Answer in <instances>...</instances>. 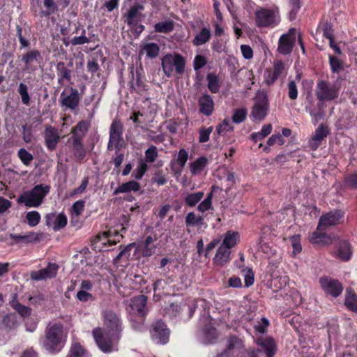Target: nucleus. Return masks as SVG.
<instances>
[{
    "mask_svg": "<svg viewBox=\"0 0 357 357\" xmlns=\"http://www.w3.org/2000/svg\"><path fill=\"white\" fill-rule=\"evenodd\" d=\"M213 127L202 128L199 132V142L204 143L208 141L211 133L213 131Z\"/></svg>",
    "mask_w": 357,
    "mask_h": 357,
    "instance_id": "nucleus-57",
    "label": "nucleus"
},
{
    "mask_svg": "<svg viewBox=\"0 0 357 357\" xmlns=\"http://www.w3.org/2000/svg\"><path fill=\"white\" fill-rule=\"evenodd\" d=\"M255 25L258 28H273L280 22L278 10L261 8L255 13Z\"/></svg>",
    "mask_w": 357,
    "mask_h": 357,
    "instance_id": "nucleus-8",
    "label": "nucleus"
},
{
    "mask_svg": "<svg viewBox=\"0 0 357 357\" xmlns=\"http://www.w3.org/2000/svg\"><path fill=\"white\" fill-rule=\"evenodd\" d=\"M140 184L135 181H130L126 183H123L114 191V195H118L119 193H128L130 192H137L140 190Z\"/></svg>",
    "mask_w": 357,
    "mask_h": 357,
    "instance_id": "nucleus-31",
    "label": "nucleus"
},
{
    "mask_svg": "<svg viewBox=\"0 0 357 357\" xmlns=\"http://www.w3.org/2000/svg\"><path fill=\"white\" fill-rule=\"evenodd\" d=\"M18 93L21 96L22 103L25 105H29L30 103V96L28 93V87L24 83H20Z\"/></svg>",
    "mask_w": 357,
    "mask_h": 357,
    "instance_id": "nucleus-45",
    "label": "nucleus"
},
{
    "mask_svg": "<svg viewBox=\"0 0 357 357\" xmlns=\"http://www.w3.org/2000/svg\"><path fill=\"white\" fill-rule=\"evenodd\" d=\"M130 88L131 93H136L139 95H142L148 90V86L141 79L139 75H137L135 81L130 82Z\"/></svg>",
    "mask_w": 357,
    "mask_h": 357,
    "instance_id": "nucleus-36",
    "label": "nucleus"
},
{
    "mask_svg": "<svg viewBox=\"0 0 357 357\" xmlns=\"http://www.w3.org/2000/svg\"><path fill=\"white\" fill-rule=\"evenodd\" d=\"M339 91L337 84L321 80L317 83L316 96L319 101H331L338 98Z\"/></svg>",
    "mask_w": 357,
    "mask_h": 357,
    "instance_id": "nucleus-10",
    "label": "nucleus"
},
{
    "mask_svg": "<svg viewBox=\"0 0 357 357\" xmlns=\"http://www.w3.org/2000/svg\"><path fill=\"white\" fill-rule=\"evenodd\" d=\"M233 129L229 120L225 119L222 123L218 125L216 132L219 135H225L227 132L232 131Z\"/></svg>",
    "mask_w": 357,
    "mask_h": 357,
    "instance_id": "nucleus-48",
    "label": "nucleus"
},
{
    "mask_svg": "<svg viewBox=\"0 0 357 357\" xmlns=\"http://www.w3.org/2000/svg\"><path fill=\"white\" fill-rule=\"evenodd\" d=\"M43 347L50 354L59 353L64 347L66 335L63 325L60 323H49L45 328L44 337L40 340Z\"/></svg>",
    "mask_w": 357,
    "mask_h": 357,
    "instance_id": "nucleus-3",
    "label": "nucleus"
},
{
    "mask_svg": "<svg viewBox=\"0 0 357 357\" xmlns=\"http://www.w3.org/2000/svg\"><path fill=\"white\" fill-rule=\"evenodd\" d=\"M351 254L350 244L346 241H341L335 254L336 257L341 260L348 261L351 258Z\"/></svg>",
    "mask_w": 357,
    "mask_h": 357,
    "instance_id": "nucleus-32",
    "label": "nucleus"
},
{
    "mask_svg": "<svg viewBox=\"0 0 357 357\" xmlns=\"http://www.w3.org/2000/svg\"><path fill=\"white\" fill-rule=\"evenodd\" d=\"M208 160L206 157H200L190 165V170L192 174H199L206 166Z\"/></svg>",
    "mask_w": 357,
    "mask_h": 357,
    "instance_id": "nucleus-38",
    "label": "nucleus"
},
{
    "mask_svg": "<svg viewBox=\"0 0 357 357\" xmlns=\"http://www.w3.org/2000/svg\"><path fill=\"white\" fill-rule=\"evenodd\" d=\"M66 145L71 149L73 155L79 161H82L86 155V150L83 144V140L69 138Z\"/></svg>",
    "mask_w": 357,
    "mask_h": 357,
    "instance_id": "nucleus-19",
    "label": "nucleus"
},
{
    "mask_svg": "<svg viewBox=\"0 0 357 357\" xmlns=\"http://www.w3.org/2000/svg\"><path fill=\"white\" fill-rule=\"evenodd\" d=\"M199 112L204 115L210 116L214 109V102L211 96L208 94H204L198 100Z\"/></svg>",
    "mask_w": 357,
    "mask_h": 357,
    "instance_id": "nucleus-22",
    "label": "nucleus"
},
{
    "mask_svg": "<svg viewBox=\"0 0 357 357\" xmlns=\"http://www.w3.org/2000/svg\"><path fill=\"white\" fill-rule=\"evenodd\" d=\"M67 225V217L63 213L56 215L55 223L53 226L54 231H56L64 228Z\"/></svg>",
    "mask_w": 357,
    "mask_h": 357,
    "instance_id": "nucleus-51",
    "label": "nucleus"
},
{
    "mask_svg": "<svg viewBox=\"0 0 357 357\" xmlns=\"http://www.w3.org/2000/svg\"><path fill=\"white\" fill-rule=\"evenodd\" d=\"M174 29V23L172 20H166L156 23L154 25V30L158 33H167Z\"/></svg>",
    "mask_w": 357,
    "mask_h": 357,
    "instance_id": "nucleus-41",
    "label": "nucleus"
},
{
    "mask_svg": "<svg viewBox=\"0 0 357 357\" xmlns=\"http://www.w3.org/2000/svg\"><path fill=\"white\" fill-rule=\"evenodd\" d=\"M147 297L144 295L135 296L130 301V306L134 313H137L139 319V324H142L144 320V312Z\"/></svg>",
    "mask_w": 357,
    "mask_h": 357,
    "instance_id": "nucleus-21",
    "label": "nucleus"
},
{
    "mask_svg": "<svg viewBox=\"0 0 357 357\" xmlns=\"http://www.w3.org/2000/svg\"><path fill=\"white\" fill-rule=\"evenodd\" d=\"M124 127L119 119H114L109 128V141L107 151L113 149H126L127 144L123 139Z\"/></svg>",
    "mask_w": 357,
    "mask_h": 357,
    "instance_id": "nucleus-5",
    "label": "nucleus"
},
{
    "mask_svg": "<svg viewBox=\"0 0 357 357\" xmlns=\"http://www.w3.org/2000/svg\"><path fill=\"white\" fill-rule=\"evenodd\" d=\"M328 126L323 123L319 125L314 133L308 141V146L310 149L315 151L321 144L322 141L329 135Z\"/></svg>",
    "mask_w": 357,
    "mask_h": 357,
    "instance_id": "nucleus-16",
    "label": "nucleus"
},
{
    "mask_svg": "<svg viewBox=\"0 0 357 357\" xmlns=\"http://www.w3.org/2000/svg\"><path fill=\"white\" fill-rule=\"evenodd\" d=\"M144 6L139 3H135L128 9L126 15V22L130 28H133L134 26L142 21L144 15L140 11L144 10Z\"/></svg>",
    "mask_w": 357,
    "mask_h": 357,
    "instance_id": "nucleus-17",
    "label": "nucleus"
},
{
    "mask_svg": "<svg viewBox=\"0 0 357 357\" xmlns=\"http://www.w3.org/2000/svg\"><path fill=\"white\" fill-rule=\"evenodd\" d=\"M310 241L312 244L328 245L332 243V238L326 233L315 231L311 234Z\"/></svg>",
    "mask_w": 357,
    "mask_h": 357,
    "instance_id": "nucleus-29",
    "label": "nucleus"
},
{
    "mask_svg": "<svg viewBox=\"0 0 357 357\" xmlns=\"http://www.w3.org/2000/svg\"><path fill=\"white\" fill-rule=\"evenodd\" d=\"M210 303L206 300L199 298L195 301L193 306L189 307L190 317L197 310L200 314L199 321L204 328L203 329V342L204 344L213 343L218 338L216 328L212 326V319L209 315Z\"/></svg>",
    "mask_w": 357,
    "mask_h": 357,
    "instance_id": "nucleus-2",
    "label": "nucleus"
},
{
    "mask_svg": "<svg viewBox=\"0 0 357 357\" xmlns=\"http://www.w3.org/2000/svg\"><path fill=\"white\" fill-rule=\"evenodd\" d=\"M85 29H82V34L80 36H76L72 38L70 43L74 45H84L91 42V40L85 36Z\"/></svg>",
    "mask_w": 357,
    "mask_h": 357,
    "instance_id": "nucleus-55",
    "label": "nucleus"
},
{
    "mask_svg": "<svg viewBox=\"0 0 357 357\" xmlns=\"http://www.w3.org/2000/svg\"><path fill=\"white\" fill-rule=\"evenodd\" d=\"M150 333L153 341L156 344H164L169 340V331L160 320H158L152 324Z\"/></svg>",
    "mask_w": 357,
    "mask_h": 357,
    "instance_id": "nucleus-12",
    "label": "nucleus"
},
{
    "mask_svg": "<svg viewBox=\"0 0 357 357\" xmlns=\"http://www.w3.org/2000/svg\"><path fill=\"white\" fill-rule=\"evenodd\" d=\"M344 303L348 309L354 312H357V295L350 289H347Z\"/></svg>",
    "mask_w": 357,
    "mask_h": 357,
    "instance_id": "nucleus-42",
    "label": "nucleus"
},
{
    "mask_svg": "<svg viewBox=\"0 0 357 357\" xmlns=\"http://www.w3.org/2000/svg\"><path fill=\"white\" fill-rule=\"evenodd\" d=\"M247 109L240 108L234 110L232 116V121L235 123H240L245 121L247 116Z\"/></svg>",
    "mask_w": 357,
    "mask_h": 357,
    "instance_id": "nucleus-50",
    "label": "nucleus"
},
{
    "mask_svg": "<svg viewBox=\"0 0 357 357\" xmlns=\"http://www.w3.org/2000/svg\"><path fill=\"white\" fill-rule=\"evenodd\" d=\"M208 81V88L213 93H216L219 91L220 84L218 76L214 73H208L206 76Z\"/></svg>",
    "mask_w": 357,
    "mask_h": 357,
    "instance_id": "nucleus-43",
    "label": "nucleus"
},
{
    "mask_svg": "<svg viewBox=\"0 0 357 357\" xmlns=\"http://www.w3.org/2000/svg\"><path fill=\"white\" fill-rule=\"evenodd\" d=\"M289 241L293 247V253L296 255L300 253L302 250V246L301 244V236L294 235L289 238Z\"/></svg>",
    "mask_w": 357,
    "mask_h": 357,
    "instance_id": "nucleus-52",
    "label": "nucleus"
},
{
    "mask_svg": "<svg viewBox=\"0 0 357 357\" xmlns=\"http://www.w3.org/2000/svg\"><path fill=\"white\" fill-rule=\"evenodd\" d=\"M188 159V152L184 149H180L178 153L176 162L181 168H183L185 166Z\"/></svg>",
    "mask_w": 357,
    "mask_h": 357,
    "instance_id": "nucleus-61",
    "label": "nucleus"
},
{
    "mask_svg": "<svg viewBox=\"0 0 357 357\" xmlns=\"http://www.w3.org/2000/svg\"><path fill=\"white\" fill-rule=\"evenodd\" d=\"M211 32L208 28L204 27L192 40V44L195 46H200L206 43L211 38Z\"/></svg>",
    "mask_w": 357,
    "mask_h": 357,
    "instance_id": "nucleus-33",
    "label": "nucleus"
},
{
    "mask_svg": "<svg viewBox=\"0 0 357 357\" xmlns=\"http://www.w3.org/2000/svg\"><path fill=\"white\" fill-rule=\"evenodd\" d=\"M45 145L48 151H54L60 142L58 129L52 126H46L44 133Z\"/></svg>",
    "mask_w": 357,
    "mask_h": 357,
    "instance_id": "nucleus-14",
    "label": "nucleus"
},
{
    "mask_svg": "<svg viewBox=\"0 0 357 357\" xmlns=\"http://www.w3.org/2000/svg\"><path fill=\"white\" fill-rule=\"evenodd\" d=\"M89 127L90 123L86 121L78 122V123L71 129L70 133L72 135L70 138L83 140Z\"/></svg>",
    "mask_w": 357,
    "mask_h": 357,
    "instance_id": "nucleus-23",
    "label": "nucleus"
},
{
    "mask_svg": "<svg viewBox=\"0 0 357 357\" xmlns=\"http://www.w3.org/2000/svg\"><path fill=\"white\" fill-rule=\"evenodd\" d=\"M295 40V29L291 28L289 30L288 33L280 36L278 41V52L283 55L289 54L292 52Z\"/></svg>",
    "mask_w": 357,
    "mask_h": 357,
    "instance_id": "nucleus-13",
    "label": "nucleus"
},
{
    "mask_svg": "<svg viewBox=\"0 0 357 357\" xmlns=\"http://www.w3.org/2000/svg\"><path fill=\"white\" fill-rule=\"evenodd\" d=\"M141 51L142 52H145L149 58L153 59L158 56L160 47L158 45L155 43H148L143 45Z\"/></svg>",
    "mask_w": 357,
    "mask_h": 357,
    "instance_id": "nucleus-40",
    "label": "nucleus"
},
{
    "mask_svg": "<svg viewBox=\"0 0 357 357\" xmlns=\"http://www.w3.org/2000/svg\"><path fill=\"white\" fill-rule=\"evenodd\" d=\"M105 329L97 327L92 333L98 347L105 353L112 352L118 344L122 332V321L119 315L105 310L102 314Z\"/></svg>",
    "mask_w": 357,
    "mask_h": 357,
    "instance_id": "nucleus-1",
    "label": "nucleus"
},
{
    "mask_svg": "<svg viewBox=\"0 0 357 357\" xmlns=\"http://www.w3.org/2000/svg\"><path fill=\"white\" fill-rule=\"evenodd\" d=\"M59 266L56 264L50 263L45 268L31 273V278L33 280L40 281L47 278H54L57 273Z\"/></svg>",
    "mask_w": 357,
    "mask_h": 357,
    "instance_id": "nucleus-18",
    "label": "nucleus"
},
{
    "mask_svg": "<svg viewBox=\"0 0 357 357\" xmlns=\"http://www.w3.org/2000/svg\"><path fill=\"white\" fill-rule=\"evenodd\" d=\"M42 59L40 51L37 50H32L22 56V61L25 64V69L28 70L31 69L33 62L39 63Z\"/></svg>",
    "mask_w": 357,
    "mask_h": 357,
    "instance_id": "nucleus-25",
    "label": "nucleus"
},
{
    "mask_svg": "<svg viewBox=\"0 0 357 357\" xmlns=\"http://www.w3.org/2000/svg\"><path fill=\"white\" fill-rule=\"evenodd\" d=\"M158 157V149L155 146H151L145 151V159L148 162H153Z\"/></svg>",
    "mask_w": 357,
    "mask_h": 357,
    "instance_id": "nucleus-56",
    "label": "nucleus"
},
{
    "mask_svg": "<svg viewBox=\"0 0 357 357\" xmlns=\"http://www.w3.org/2000/svg\"><path fill=\"white\" fill-rule=\"evenodd\" d=\"M9 236L10 238L15 240L16 243L24 242L26 243H29L39 241L41 237L43 236V234L35 232H29V234L25 235H17L10 234Z\"/></svg>",
    "mask_w": 357,
    "mask_h": 357,
    "instance_id": "nucleus-26",
    "label": "nucleus"
},
{
    "mask_svg": "<svg viewBox=\"0 0 357 357\" xmlns=\"http://www.w3.org/2000/svg\"><path fill=\"white\" fill-rule=\"evenodd\" d=\"M50 191V186L48 185H36L31 190H28L20 195L17 198V202L24 204L27 207H38L42 204Z\"/></svg>",
    "mask_w": 357,
    "mask_h": 357,
    "instance_id": "nucleus-4",
    "label": "nucleus"
},
{
    "mask_svg": "<svg viewBox=\"0 0 357 357\" xmlns=\"http://www.w3.org/2000/svg\"><path fill=\"white\" fill-rule=\"evenodd\" d=\"M17 155L22 162L26 166L29 165L33 160V155L24 148H22L18 151Z\"/></svg>",
    "mask_w": 357,
    "mask_h": 357,
    "instance_id": "nucleus-46",
    "label": "nucleus"
},
{
    "mask_svg": "<svg viewBox=\"0 0 357 357\" xmlns=\"http://www.w3.org/2000/svg\"><path fill=\"white\" fill-rule=\"evenodd\" d=\"M147 169L148 166L144 162H139L137 168L134 170L132 176L137 180L141 179L147 171Z\"/></svg>",
    "mask_w": 357,
    "mask_h": 357,
    "instance_id": "nucleus-53",
    "label": "nucleus"
},
{
    "mask_svg": "<svg viewBox=\"0 0 357 357\" xmlns=\"http://www.w3.org/2000/svg\"><path fill=\"white\" fill-rule=\"evenodd\" d=\"M2 329L15 330L20 325L15 312H9L3 314Z\"/></svg>",
    "mask_w": 357,
    "mask_h": 357,
    "instance_id": "nucleus-27",
    "label": "nucleus"
},
{
    "mask_svg": "<svg viewBox=\"0 0 357 357\" xmlns=\"http://www.w3.org/2000/svg\"><path fill=\"white\" fill-rule=\"evenodd\" d=\"M288 96L291 100H296L298 97V89L295 81L291 80L288 83Z\"/></svg>",
    "mask_w": 357,
    "mask_h": 357,
    "instance_id": "nucleus-60",
    "label": "nucleus"
},
{
    "mask_svg": "<svg viewBox=\"0 0 357 357\" xmlns=\"http://www.w3.org/2000/svg\"><path fill=\"white\" fill-rule=\"evenodd\" d=\"M344 215V211L340 209H336L321 215L319 219L317 230L323 231L330 227L341 224Z\"/></svg>",
    "mask_w": 357,
    "mask_h": 357,
    "instance_id": "nucleus-11",
    "label": "nucleus"
},
{
    "mask_svg": "<svg viewBox=\"0 0 357 357\" xmlns=\"http://www.w3.org/2000/svg\"><path fill=\"white\" fill-rule=\"evenodd\" d=\"M80 95L78 90L72 86L65 89L59 97L61 107L64 111L70 110L75 113L80 102Z\"/></svg>",
    "mask_w": 357,
    "mask_h": 357,
    "instance_id": "nucleus-9",
    "label": "nucleus"
},
{
    "mask_svg": "<svg viewBox=\"0 0 357 357\" xmlns=\"http://www.w3.org/2000/svg\"><path fill=\"white\" fill-rule=\"evenodd\" d=\"M86 349L77 342L71 344L66 357H86Z\"/></svg>",
    "mask_w": 357,
    "mask_h": 357,
    "instance_id": "nucleus-35",
    "label": "nucleus"
},
{
    "mask_svg": "<svg viewBox=\"0 0 357 357\" xmlns=\"http://www.w3.org/2000/svg\"><path fill=\"white\" fill-rule=\"evenodd\" d=\"M231 251L225 246L220 245L213 258V262L216 266H225L229 261Z\"/></svg>",
    "mask_w": 357,
    "mask_h": 357,
    "instance_id": "nucleus-24",
    "label": "nucleus"
},
{
    "mask_svg": "<svg viewBox=\"0 0 357 357\" xmlns=\"http://www.w3.org/2000/svg\"><path fill=\"white\" fill-rule=\"evenodd\" d=\"M185 222L187 227L203 226L205 224L204 218L196 215L194 212L188 213L185 218Z\"/></svg>",
    "mask_w": 357,
    "mask_h": 357,
    "instance_id": "nucleus-34",
    "label": "nucleus"
},
{
    "mask_svg": "<svg viewBox=\"0 0 357 357\" xmlns=\"http://www.w3.org/2000/svg\"><path fill=\"white\" fill-rule=\"evenodd\" d=\"M153 240L151 236L146 237L144 243V248L143 250L144 256H151L155 252V246H150Z\"/></svg>",
    "mask_w": 357,
    "mask_h": 357,
    "instance_id": "nucleus-58",
    "label": "nucleus"
},
{
    "mask_svg": "<svg viewBox=\"0 0 357 357\" xmlns=\"http://www.w3.org/2000/svg\"><path fill=\"white\" fill-rule=\"evenodd\" d=\"M9 305L22 318L24 319L29 317L32 314V309L30 307L24 305L20 303L18 295L16 293L11 294Z\"/></svg>",
    "mask_w": 357,
    "mask_h": 357,
    "instance_id": "nucleus-20",
    "label": "nucleus"
},
{
    "mask_svg": "<svg viewBox=\"0 0 357 357\" xmlns=\"http://www.w3.org/2000/svg\"><path fill=\"white\" fill-rule=\"evenodd\" d=\"M257 344L261 347V350L266 354V357L273 356L275 353V344L272 338L259 340Z\"/></svg>",
    "mask_w": 357,
    "mask_h": 357,
    "instance_id": "nucleus-30",
    "label": "nucleus"
},
{
    "mask_svg": "<svg viewBox=\"0 0 357 357\" xmlns=\"http://www.w3.org/2000/svg\"><path fill=\"white\" fill-rule=\"evenodd\" d=\"M123 149H113L115 153V155L112 157L114 165L116 167H119L124 160V153L122 152Z\"/></svg>",
    "mask_w": 357,
    "mask_h": 357,
    "instance_id": "nucleus-59",
    "label": "nucleus"
},
{
    "mask_svg": "<svg viewBox=\"0 0 357 357\" xmlns=\"http://www.w3.org/2000/svg\"><path fill=\"white\" fill-rule=\"evenodd\" d=\"M323 34L329 40L334 39L333 25L331 23L326 22L324 24Z\"/></svg>",
    "mask_w": 357,
    "mask_h": 357,
    "instance_id": "nucleus-64",
    "label": "nucleus"
},
{
    "mask_svg": "<svg viewBox=\"0 0 357 357\" xmlns=\"http://www.w3.org/2000/svg\"><path fill=\"white\" fill-rule=\"evenodd\" d=\"M207 63L206 59L202 55H197L193 61V68L195 70L202 68Z\"/></svg>",
    "mask_w": 357,
    "mask_h": 357,
    "instance_id": "nucleus-62",
    "label": "nucleus"
},
{
    "mask_svg": "<svg viewBox=\"0 0 357 357\" xmlns=\"http://www.w3.org/2000/svg\"><path fill=\"white\" fill-rule=\"evenodd\" d=\"M26 219L30 227H35L40 222V215L36 211H29L26 215Z\"/></svg>",
    "mask_w": 357,
    "mask_h": 357,
    "instance_id": "nucleus-47",
    "label": "nucleus"
},
{
    "mask_svg": "<svg viewBox=\"0 0 357 357\" xmlns=\"http://www.w3.org/2000/svg\"><path fill=\"white\" fill-rule=\"evenodd\" d=\"M241 345V340L236 336H231L228 340L227 349L223 352L218 354L217 357H231V351L235 347H239Z\"/></svg>",
    "mask_w": 357,
    "mask_h": 357,
    "instance_id": "nucleus-37",
    "label": "nucleus"
},
{
    "mask_svg": "<svg viewBox=\"0 0 357 357\" xmlns=\"http://www.w3.org/2000/svg\"><path fill=\"white\" fill-rule=\"evenodd\" d=\"M344 183L347 188L357 190V172L345 176Z\"/></svg>",
    "mask_w": 357,
    "mask_h": 357,
    "instance_id": "nucleus-49",
    "label": "nucleus"
},
{
    "mask_svg": "<svg viewBox=\"0 0 357 357\" xmlns=\"http://www.w3.org/2000/svg\"><path fill=\"white\" fill-rule=\"evenodd\" d=\"M185 60L179 54H167L162 58V68L165 75L169 77L175 70L179 75L185 71Z\"/></svg>",
    "mask_w": 357,
    "mask_h": 357,
    "instance_id": "nucleus-7",
    "label": "nucleus"
},
{
    "mask_svg": "<svg viewBox=\"0 0 357 357\" xmlns=\"http://www.w3.org/2000/svg\"><path fill=\"white\" fill-rule=\"evenodd\" d=\"M22 139L26 143H30L32 141L33 135L31 133V127L27 124L22 126Z\"/></svg>",
    "mask_w": 357,
    "mask_h": 357,
    "instance_id": "nucleus-63",
    "label": "nucleus"
},
{
    "mask_svg": "<svg viewBox=\"0 0 357 357\" xmlns=\"http://www.w3.org/2000/svg\"><path fill=\"white\" fill-rule=\"evenodd\" d=\"M319 283L322 289L333 297L339 296L342 292L343 287L337 280L322 277L319 279Z\"/></svg>",
    "mask_w": 357,
    "mask_h": 357,
    "instance_id": "nucleus-15",
    "label": "nucleus"
},
{
    "mask_svg": "<svg viewBox=\"0 0 357 357\" xmlns=\"http://www.w3.org/2000/svg\"><path fill=\"white\" fill-rule=\"evenodd\" d=\"M329 63L331 66V70L333 73H339L340 70L343 69L342 62L338 59L337 57L333 56H329Z\"/></svg>",
    "mask_w": 357,
    "mask_h": 357,
    "instance_id": "nucleus-54",
    "label": "nucleus"
},
{
    "mask_svg": "<svg viewBox=\"0 0 357 357\" xmlns=\"http://www.w3.org/2000/svg\"><path fill=\"white\" fill-rule=\"evenodd\" d=\"M204 197L203 192H197L187 195L184 199L186 206L190 207L195 206Z\"/></svg>",
    "mask_w": 357,
    "mask_h": 357,
    "instance_id": "nucleus-44",
    "label": "nucleus"
},
{
    "mask_svg": "<svg viewBox=\"0 0 357 357\" xmlns=\"http://www.w3.org/2000/svg\"><path fill=\"white\" fill-rule=\"evenodd\" d=\"M238 238L239 235L238 232L229 231L225 234L221 245L225 246L230 250L236 245Z\"/></svg>",
    "mask_w": 357,
    "mask_h": 357,
    "instance_id": "nucleus-39",
    "label": "nucleus"
},
{
    "mask_svg": "<svg viewBox=\"0 0 357 357\" xmlns=\"http://www.w3.org/2000/svg\"><path fill=\"white\" fill-rule=\"evenodd\" d=\"M56 69L58 75V82L63 84V80L70 82L72 77V70L67 68L65 63L59 61L56 66Z\"/></svg>",
    "mask_w": 357,
    "mask_h": 357,
    "instance_id": "nucleus-28",
    "label": "nucleus"
},
{
    "mask_svg": "<svg viewBox=\"0 0 357 357\" xmlns=\"http://www.w3.org/2000/svg\"><path fill=\"white\" fill-rule=\"evenodd\" d=\"M269 110L268 96L264 91H259L254 100L250 117L253 122L264 121Z\"/></svg>",
    "mask_w": 357,
    "mask_h": 357,
    "instance_id": "nucleus-6",
    "label": "nucleus"
}]
</instances>
